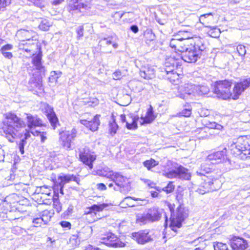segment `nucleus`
<instances>
[{
    "instance_id": "52",
    "label": "nucleus",
    "mask_w": 250,
    "mask_h": 250,
    "mask_svg": "<svg viewBox=\"0 0 250 250\" xmlns=\"http://www.w3.org/2000/svg\"><path fill=\"white\" fill-rule=\"evenodd\" d=\"M132 200H134L135 201H138L141 200V199L127 197L124 199L123 202L125 203L129 207L134 206V205L131 203Z\"/></svg>"
},
{
    "instance_id": "53",
    "label": "nucleus",
    "mask_w": 250,
    "mask_h": 250,
    "mask_svg": "<svg viewBox=\"0 0 250 250\" xmlns=\"http://www.w3.org/2000/svg\"><path fill=\"white\" fill-rule=\"evenodd\" d=\"M174 189V186L173 185L172 182H169L167 186L164 188L163 190L166 192L167 193H169L173 191Z\"/></svg>"
},
{
    "instance_id": "13",
    "label": "nucleus",
    "mask_w": 250,
    "mask_h": 250,
    "mask_svg": "<svg viewBox=\"0 0 250 250\" xmlns=\"http://www.w3.org/2000/svg\"><path fill=\"white\" fill-rule=\"evenodd\" d=\"M77 131L73 128L70 131H63L60 133V140L62 146L66 149L71 147V144L72 141L76 136Z\"/></svg>"
},
{
    "instance_id": "23",
    "label": "nucleus",
    "mask_w": 250,
    "mask_h": 250,
    "mask_svg": "<svg viewBox=\"0 0 250 250\" xmlns=\"http://www.w3.org/2000/svg\"><path fill=\"white\" fill-rule=\"evenodd\" d=\"M68 7L69 10H79L80 11L82 9L89 8L88 3H85L79 0H68Z\"/></svg>"
},
{
    "instance_id": "51",
    "label": "nucleus",
    "mask_w": 250,
    "mask_h": 250,
    "mask_svg": "<svg viewBox=\"0 0 250 250\" xmlns=\"http://www.w3.org/2000/svg\"><path fill=\"white\" fill-rule=\"evenodd\" d=\"M180 39H172L171 40L169 45L171 48L177 49V45H180Z\"/></svg>"
},
{
    "instance_id": "49",
    "label": "nucleus",
    "mask_w": 250,
    "mask_h": 250,
    "mask_svg": "<svg viewBox=\"0 0 250 250\" xmlns=\"http://www.w3.org/2000/svg\"><path fill=\"white\" fill-rule=\"evenodd\" d=\"M236 49L239 55L244 57L246 53L245 46L243 45H239L237 46Z\"/></svg>"
},
{
    "instance_id": "41",
    "label": "nucleus",
    "mask_w": 250,
    "mask_h": 250,
    "mask_svg": "<svg viewBox=\"0 0 250 250\" xmlns=\"http://www.w3.org/2000/svg\"><path fill=\"white\" fill-rule=\"evenodd\" d=\"M207 164H202L200 167V169L199 171H197L196 172L197 175L200 176H204V178H205V174L208 173L210 171V168L207 167L206 165Z\"/></svg>"
},
{
    "instance_id": "30",
    "label": "nucleus",
    "mask_w": 250,
    "mask_h": 250,
    "mask_svg": "<svg viewBox=\"0 0 250 250\" xmlns=\"http://www.w3.org/2000/svg\"><path fill=\"white\" fill-rule=\"evenodd\" d=\"M92 232L93 229L91 227L85 226L81 229L78 235L80 239L84 240L89 238L91 236Z\"/></svg>"
},
{
    "instance_id": "16",
    "label": "nucleus",
    "mask_w": 250,
    "mask_h": 250,
    "mask_svg": "<svg viewBox=\"0 0 250 250\" xmlns=\"http://www.w3.org/2000/svg\"><path fill=\"white\" fill-rule=\"evenodd\" d=\"M99 242L109 247H117L119 246V239L114 234L108 232L103 234L99 238Z\"/></svg>"
},
{
    "instance_id": "38",
    "label": "nucleus",
    "mask_w": 250,
    "mask_h": 250,
    "mask_svg": "<svg viewBox=\"0 0 250 250\" xmlns=\"http://www.w3.org/2000/svg\"><path fill=\"white\" fill-rule=\"evenodd\" d=\"M52 23L47 19H43L41 21L39 27L43 31L48 30Z\"/></svg>"
},
{
    "instance_id": "20",
    "label": "nucleus",
    "mask_w": 250,
    "mask_h": 250,
    "mask_svg": "<svg viewBox=\"0 0 250 250\" xmlns=\"http://www.w3.org/2000/svg\"><path fill=\"white\" fill-rule=\"evenodd\" d=\"M110 179L116 186V187H114V189L115 190H118L120 188H124L127 182V179L126 177L118 172L113 173L111 175Z\"/></svg>"
},
{
    "instance_id": "42",
    "label": "nucleus",
    "mask_w": 250,
    "mask_h": 250,
    "mask_svg": "<svg viewBox=\"0 0 250 250\" xmlns=\"http://www.w3.org/2000/svg\"><path fill=\"white\" fill-rule=\"evenodd\" d=\"M37 7L42 8L47 4L46 0H27Z\"/></svg>"
},
{
    "instance_id": "14",
    "label": "nucleus",
    "mask_w": 250,
    "mask_h": 250,
    "mask_svg": "<svg viewBox=\"0 0 250 250\" xmlns=\"http://www.w3.org/2000/svg\"><path fill=\"white\" fill-rule=\"evenodd\" d=\"M203 180L204 182L196 190L199 193L204 194L207 192L217 189L218 187H215L214 185V184L218 182L217 180H213L207 176H205Z\"/></svg>"
},
{
    "instance_id": "26",
    "label": "nucleus",
    "mask_w": 250,
    "mask_h": 250,
    "mask_svg": "<svg viewBox=\"0 0 250 250\" xmlns=\"http://www.w3.org/2000/svg\"><path fill=\"white\" fill-rule=\"evenodd\" d=\"M80 123L92 131H96L100 125L99 116L96 115L92 121L81 120Z\"/></svg>"
},
{
    "instance_id": "34",
    "label": "nucleus",
    "mask_w": 250,
    "mask_h": 250,
    "mask_svg": "<svg viewBox=\"0 0 250 250\" xmlns=\"http://www.w3.org/2000/svg\"><path fill=\"white\" fill-rule=\"evenodd\" d=\"M80 239L78 234L72 235L69 238L68 245L71 249H74L80 244Z\"/></svg>"
},
{
    "instance_id": "36",
    "label": "nucleus",
    "mask_w": 250,
    "mask_h": 250,
    "mask_svg": "<svg viewBox=\"0 0 250 250\" xmlns=\"http://www.w3.org/2000/svg\"><path fill=\"white\" fill-rule=\"evenodd\" d=\"M155 116L153 115L152 109L150 107L148 109L146 115L144 118L143 122L145 123H150L155 119Z\"/></svg>"
},
{
    "instance_id": "56",
    "label": "nucleus",
    "mask_w": 250,
    "mask_h": 250,
    "mask_svg": "<svg viewBox=\"0 0 250 250\" xmlns=\"http://www.w3.org/2000/svg\"><path fill=\"white\" fill-rule=\"evenodd\" d=\"M11 1V0H0V10L9 5Z\"/></svg>"
},
{
    "instance_id": "60",
    "label": "nucleus",
    "mask_w": 250,
    "mask_h": 250,
    "mask_svg": "<svg viewBox=\"0 0 250 250\" xmlns=\"http://www.w3.org/2000/svg\"><path fill=\"white\" fill-rule=\"evenodd\" d=\"M33 223L34 224L41 226L42 223H43V221L42 217L36 218L33 220Z\"/></svg>"
},
{
    "instance_id": "4",
    "label": "nucleus",
    "mask_w": 250,
    "mask_h": 250,
    "mask_svg": "<svg viewBox=\"0 0 250 250\" xmlns=\"http://www.w3.org/2000/svg\"><path fill=\"white\" fill-rule=\"evenodd\" d=\"M231 85V82L228 80L216 82L214 86L213 92L218 98L224 100L230 98Z\"/></svg>"
},
{
    "instance_id": "48",
    "label": "nucleus",
    "mask_w": 250,
    "mask_h": 250,
    "mask_svg": "<svg viewBox=\"0 0 250 250\" xmlns=\"http://www.w3.org/2000/svg\"><path fill=\"white\" fill-rule=\"evenodd\" d=\"M180 43L179 46L177 45V49L176 50H177L178 51L180 52L182 54L183 52H185L186 48H188L187 47L185 46L184 45V43L182 42L183 41H186V39L184 38H180Z\"/></svg>"
},
{
    "instance_id": "32",
    "label": "nucleus",
    "mask_w": 250,
    "mask_h": 250,
    "mask_svg": "<svg viewBox=\"0 0 250 250\" xmlns=\"http://www.w3.org/2000/svg\"><path fill=\"white\" fill-rule=\"evenodd\" d=\"M98 175L110 179L113 172L107 167H104L97 171Z\"/></svg>"
},
{
    "instance_id": "57",
    "label": "nucleus",
    "mask_w": 250,
    "mask_h": 250,
    "mask_svg": "<svg viewBox=\"0 0 250 250\" xmlns=\"http://www.w3.org/2000/svg\"><path fill=\"white\" fill-rule=\"evenodd\" d=\"M77 39H80L83 35V27L82 26H79L77 29Z\"/></svg>"
},
{
    "instance_id": "17",
    "label": "nucleus",
    "mask_w": 250,
    "mask_h": 250,
    "mask_svg": "<svg viewBox=\"0 0 250 250\" xmlns=\"http://www.w3.org/2000/svg\"><path fill=\"white\" fill-rule=\"evenodd\" d=\"M226 149L222 151H218L209 154L207 159L206 162H210L212 164H219L224 162L226 156Z\"/></svg>"
},
{
    "instance_id": "40",
    "label": "nucleus",
    "mask_w": 250,
    "mask_h": 250,
    "mask_svg": "<svg viewBox=\"0 0 250 250\" xmlns=\"http://www.w3.org/2000/svg\"><path fill=\"white\" fill-rule=\"evenodd\" d=\"M51 189L46 186H42L39 188V192L44 196L52 197Z\"/></svg>"
},
{
    "instance_id": "61",
    "label": "nucleus",
    "mask_w": 250,
    "mask_h": 250,
    "mask_svg": "<svg viewBox=\"0 0 250 250\" xmlns=\"http://www.w3.org/2000/svg\"><path fill=\"white\" fill-rule=\"evenodd\" d=\"M143 181L144 183L150 188H155V184L154 182L151 181L150 180L145 179L143 180Z\"/></svg>"
},
{
    "instance_id": "6",
    "label": "nucleus",
    "mask_w": 250,
    "mask_h": 250,
    "mask_svg": "<svg viewBox=\"0 0 250 250\" xmlns=\"http://www.w3.org/2000/svg\"><path fill=\"white\" fill-rule=\"evenodd\" d=\"M202 52V49L196 45L186 48L184 52L178 55L180 56L181 61L183 60L188 62H195L200 58Z\"/></svg>"
},
{
    "instance_id": "2",
    "label": "nucleus",
    "mask_w": 250,
    "mask_h": 250,
    "mask_svg": "<svg viewBox=\"0 0 250 250\" xmlns=\"http://www.w3.org/2000/svg\"><path fill=\"white\" fill-rule=\"evenodd\" d=\"M230 147L232 152L236 155H239L241 159L250 158V138L240 136Z\"/></svg>"
},
{
    "instance_id": "9",
    "label": "nucleus",
    "mask_w": 250,
    "mask_h": 250,
    "mask_svg": "<svg viewBox=\"0 0 250 250\" xmlns=\"http://www.w3.org/2000/svg\"><path fill=\"white\" fill-rule=\"evenodd\" d=\"M79 157L81 161L90 169L93 168V162L96 159V155L94 152L87 147L81 148L79 149Z\"/></svg>"
},
{
    "instance_id": "5",
    "label": "nucleus",
    "mask_w": 250,
    "mask_h": 250,
    "mask_svg": "<svg viewBox=\"0 0 250 250\" xmlns=\"http://www.w3.org/2000/svg\"><path fill=\"white\" fill-rule=\"evenodd\" d=\"M17 36L20 39V42L18 45L19 49L26 52H30V49L25 48L24 46L27 42L36 43V40L33 39L36 36V33L31 30L21 29L18 31Z\"/></svg>"
},
{
    "instance_id": "33",
    "label": "nucleus",
    "mask_w": 250,
    "mask_h": 250,
    "mask_svg": "<svg viewBox=\"0 0 250 250\" xmlns=\"http://www.w3.org/2000/svg\"><path fill=\"white\" fill-rule=\"evenodd\" d=\"M54 214L53 210H45L42 213V218L43 221V224H47Z\"/></svg>"
},
{
    "instance_id": "59",
    "label": "nucleus",
    "mask_w": 250,
    "mask_h": 250,
    "mask_svg": "<svg viewBox=\"0 0 250 250\" xmlns=\"http://www.w3.org/2000/svg\"><path fill=\"white\" fill-rule=\"evenodd\" d=\"M112 76L114 80H119L122 77V73L120 71L117 70L113 73Z\"/></svg>"
},
{
    "instance_id": "24",
    "label": "nucleus",
    "mask_w": 250,
    "mask_h": 250,
    "mask_svg": "<svg viewBox=\"0 0 250 250\" xmlns=\"http://www.w3.org/2000/svg\"><path fill=\"white\" fill-rule=\"evenodd\" d=\"M71 181L77 182V178L73 175L60 174L57 179V183L62 188H63L64 186Z\"/></svg>"
},
{
    "instance_id": "29",
    "label": "nucleus",
    "mask_w": 250,
    "mask_h": 250,
    "mask_svg": "<svg viewBox=\"0 0 250 250\" xmlns=\"http://www.w3.org/2000/svg\"><path fill=\"white\" fill-rule=\"evenodd\" d=\"M200 22L205 27L211 28L210 24L214 21V18L211 13L201 15L199 18Z\"/></svg>"
},
{
    "instance_id": "11",
    "label": "nucleus",
    "mask_w": 250,
    "mask_h": 250,
    "mask_svg": "<svg viewBox=\"0 0 250 250\" xmlns=\"http://www.w3.org/2000/svg\"><path fill=\"white\" fill-rule=\"evenodd\" d=\"M163 210L156 208L149 209L147 213L137 219L139 222L146 224L147 221L154 222L158 221L162 217Z\"/></svg>"
},
{
    "instance_id": "64",
    "label": "nucleus",
    "mask_w": 250,
    "mask_h": 250,
    "mask_svg": "<svg viewBox=\"0 0 250 250\" xmlns=\"http://www.w3.org/2000/svg\"><path fill=\"white\" fill-rule=\"evenodd\" d=\"M97 188L101 190H104L106 189L105 185L103 183L98 184L97 185Z\"/></svg>"
},
{
    "instance_id": "27",
    "label": "nucleus",
    "mask_w": 250,
    "mask_h": 250,
    "mask_svg": "<svg viewBox=\"0 0 250 250\" xmlns=\"http://www.w3.org/2000/svg\"><path fill=\"white\" fill-rule=\"evenodd\" d=\"M140 74V76L145 79H151L155 75L154 69L148 65L141 68Z\"/></svg>"
},
{
    "instance_id": "62",
    "label": "nucleus",
    "mask_w": 250,
    "mask_h": 250,
    "mask_svg": "<svg viewBox=\"0 0 250 250\" xmlns=\"http://www.w3.org/2000/svg\"><path fill=\"white\" fill-rule=\"evenodd\" d=\"M60 224L62 228H67L68 229H70L71 226L70 223L67 221H62L60 223Z\"/></svg>"
},
{
    "instance_id": "43",
    "label": "nucleus",
    "mask_w": 250,
    "mask_h": 250,
    "mask_svg": "<svg viewBox=\"0 0 250 250\" xmlns=\"http://www.w3.org/2000/svg\"><path fill=\"white\" fill-rule=\"evenodd\" d=\"M118 128V126L114 121L110 122L109 124V132L110 134L112 136L114 135L116 133Z\"/></svg>"
},
{
    "instance_id": "19",
    "label": "nucleus",
    "mask_w": 250,
    "mask_h": 250,
    "mask_svg": "<svg viewBox=\"0 0 250 250\" xmlns=\"http://www.w3.org/2000/svg\"><path fill=\"white\" fill-rule=\"evenodd\" d=\"M43 106V110L53 127V129H55L58 120L53 108L48 104H44Z\"/></svg>"
},
{
    "instance_id": "58",
    "label": "nucleus",
    "mask_w": 250,
    "mask_h": 250,
    "mask_svg": "<svg viewBox=\"0 0 250 250\" xmlns=\"http://www.w3.org/2000/svg\"><path fill=\"white\" fill-rule=\"evenodd\" d=\"M26 142H25V140L24 139H21V142L19 143V149L21 154H23L24 153V146Z\"/></svg>"
},
{
    "instance_id": "15",
    "label": "nucleus",
    "mask_w": 250,
    "mask_h": 250,
    "mask_svg": "<svg viewBox=\"0 0 250 250\" xmlns=\"http://www.w3.org/2000/svg\"><path fill=\"white\" fill-rule=\"evenodd\" d=\"M250 85V78H248L240 83H236L231 91V98L237 99L241 93Z\"/></svg>"
},
{
    "instance_id": "37",
    "label": "nucleus",
    "mask_w": 250,
    "mask_h": 250,
    "mask_svg": "<svg viewBox=\"0 0 250 250\" xmlns=\"http://www.w3.org/2000/svg\"><path fill=\"white\" fill-rule=\"evenodd\" d=\"M158 164L159 163L158 161H156L153 159L146 160L143 163L144 166L149 170H150L152 168L157 166Z\"/></svg>"
},
{
    "instance_id": "22",
    "label": "nucleus",
    "mask_w": 250,
    "mask_h": 250,
    "mask_svg": "<svg viewBox=\"0 0 250 250\" xmlns=\"http://www.w3.org/2000/svg\"><path fill=\"white\" fill-rule=\"evenodd\" d=\"M68 7L69 10H79L80 11L82 9L89 8L88 3H85L79 0H68Z\"/></svg>"
},
{
    "instance_id": "3",
    "label": "nucleus",
    "mask_w": 250,
    "mask_h": 250,
    "mask_svg": "<svg viewBox=\"0 0 250 250\" xmlns=\"http://www.w3.org/2000/svg\"><path fill=\"white\" fill-rule=\"evenodd\" d=\"M169 208L171 211L170 227L172 230L176 231V229L181 227L182 222L188 217V213L182 206L177 208L175 214L173 212L171 204L169 205Z\"/></svg>"
},
{
    "instance_id": "39",
    "label": "nucleus",
    "mask_w": 250,
    "mask_h": 250,
    "mask_svg": "<svg viewBox=\"0 0 250 250\" xmlns=\"http://www.w3.org/2000/svg\"><path fill=\"white\" fill-rule=\"evenodd\" d=\"M106 207L107 205L105 204H102L100 205H93L89 208V209L90 210L88 212L85 213V214H86V215L90 214L91 213V210L97 211H102L103 209Z\"/></svg>"
},
{
    "instance_id": "8",
    "label": "nucleus",
    "mask_w": 250,
    "mask_h": 250,
    "mask_svg": "<svg viewBox=\"0 0 250 250\" xmlns=\"http://www.w3.org/2000/svg\"><path fill=\"white\" fill-rule=\"evenodd\" d=\"M182 61L180 60V56L176 53L166 60L164 64L165 72H172L175 70L180 71L182 66Z\"/></svg>"
},
{
    "instance_id": "45",
    "label": "nucleus",
    "mask_w": 250,
    "mask_h": 250,
    "mask_svg": "<svg viewBox=\"0 0 250 250\" xmlns=\"http://www.w3.org/2000/svg\"><path fill=\"white\" fill-rule=\"evenodd\" d=\"M214 250H227L228 246L226 244L222 242H214Z\"/></svg>"
},
{
    "instance_id": "18",
    "label": "nucleus",
    "mask_w": 250,
    "mask_h": 250,
    "mask_svg": "<svg viewBox=\"0 0 250 250\" xmlns=\"http://www.w3.org/2000/svg\"><path fill=\"white\" fill-rule=\"evenodd\" d=\"M232 250H245L248 247V243L244 239L234 237L230 241Z\"/></svg>"
},
{
    "instance_id": "35",
    "label": "nucleus",
    "mask_w": 250,
    "mask_h": 250,
    "mask_svg": "<svg viewBox=\"0 0 250 250\" xmlns=\"http://www.w3.org/2000/svg\"><path fill=\"white\" fill-rule=\"evenodd\" d=\"M130 121L127 120L126 121V126L128 129H134L137 127V121L138 120V117H134L133 118H129Z\"/></svg>"
},
{
    "instance_id": "12",
    "label": "nucleus",
    "mask_w": 250,
    "mask_h": 250,
    "mask_svg": "<svg viewBox=\"0 0 250 250\" xmlns=\"http://www.w3.org/2000/svg\"><path fill=\"white\" fill-rule=\"evenodd\" d=\"M198 85L191 83H185L179 87L178 92L179 94L178 96L182 99H185L190 95H198Z\"/></svg>"
},
{
    "instance_id": "47",
    "label": "nucleus",
    "mask_w": 250,
    "mask_h": 250,
    "mask_svg": "<svg viewBox=\"0 0 250 250\" xmlns=\"http://www.w3.org/2000/svg\"><path fill=\"white\" fill-rule=\"evenodd\" d=\"M198 95L207 94L209 91V88L206 85H198Z\"/></svg>"
},
{
    "instance_id": "55",
    "label": "nucleus",
    "mask_w": 250,
    "mask_h": 250,
    "mask_svg": "<svg viewBox=\"0 0 250 250\" xmlns=\"http://www.w3.org/2000/svg\"><path fill=\"white\" fill-rule=\"evenodd\" d=\"M54 208L57 212H60L62 210V206L59 200H55L53 203Z\"/></svg>"
},
{
    "instance_id": "7",
    "label": "nucleus",
    "mask_w": 250,
    "mask_h": 250,
    "mask_svg": "<svg viewBox=\"0 0 250 250\" xmlns=\"http://www.w3.org/2000/svg\"><path fill=\"white\" fill-rule=\"evenodd\" d=\"M163 175L167 178H178L188 180L190 178V174L188 170L182 166L175 167L174 169L168 172H165Z\"/></svg>"
},
{
    "instance_id": "44",
    "label": "nucleus",
    "mask_w": 250,
    "mask_h": 250,
    "mask_svg": "<svg viewBox=\"0 0 250 250\" xmlns=\"http://www.w3.org/2000/svg\"><path fill=\"white\" fill-rule=\"evenodd\" d=\"M112 37L101 39L99 42V44L101 47H104L106 45H109L112 43Z\"/></svg>"
},
{
    "instance_id": "21",
    "label": "nucleus",
    "mask_w": 250,
    "mask_h": 250,
    "mask_svg": "<svg viewBox=\"0 0 250 250\" xmlns=\"http://www.w3.org/2000/svg\"><path fill=\"white\" fill-rule=\"evenodd\" d=\"M32 63L33 64L34 69L40 73V75L42 77L45 74V69L42 63V56L38 54L32 57Z\"/></svg>"
},
{
    "instance_id": "63",
    "label": "nucleus",
    "mask_w": 250,
    "mask_h": 250,
    "mask_svg": "<svg viewBox=\"0 0 250 250\" xmlns=\"http://www.w3.org/2000/svg\"><path fill=\"white\" fill-rule=\"evenodd\" d=\"M89 104L92 106H95L98 104L99 100L97 98H93L89 102Z\"/></svg>"
},
{
    "instance_id": "1",
    "label": "nucleus",
    "mask_w": 250,
    "mask_h": 250,
    "mask_svg": "<svg viewBox=\"0 0 250 250\" xmlns=\"http://www.w3.org/2000/svg\"><path fill=\"white\" fill-rule=\"evenodd\" d=\"M5 126L3 128L4 136L10 142H14L17 138L22 137V135L20 133V131L25 126L26 124L13 113L8 112L5 114Z\"/></svg>"
},
{
    "instance_id": "10",
    "label": "nucleus",
    "mask_w": 250,
    "mask_h": 250,
    "mask_svg": "<svg viewBox=\"0 0 250 250\" xmlns=\"http://www.w3.org/2000/svg\"><path fill=\"white\" fill-rule=\"evenodd\" d=\"M132 237L138 244L141 245L153 241L155 238L154 233L147 229L132 233Z\"/></svg>"
},
{
    "instance_id": "31",
    "label": "nucleus",
    "mask_w": 250,
    "mask_h": 250,
    "mask_svg": "<svg viewBox=\"0 0 250 250\" xmlns=\"http://www.w3.org/2000/svg\"><path fill=\"white\" fill-rule=\"evenodd\" d=\"M13 49V45L11 44H7L3 45L0 49V51L5 58L11 59L13 57V54L11 52L9 51Z\"/></svg>"
},
{
    "instance_id": "28",
    "label": "nucleus",
    "mask_w": 250,
    "mask_h": 250,
    "mask_svg": "<svg viewBox=\"0 0 250 250\" xmlns=\"http://www.w3.org/2000/svg\"><path fill=\"white\" fill-rule=\"evenodd\" d=\"M182 68L180 71L175 70L172 72H166L167 74L166 78L172 83L177 84L179 82L180 76L181 75Z\"/></svg>"
},
{
    "instance_id": "54",
    "label": "nucleus",
    "mask_w": 250,
    "mask_h": 250,
    "mask_svg": "<svg viewBox=\"0 0 250 250\" xmlns=\"http://www.w3.org/2000/svg\"><path fill=\"white\" fill-rule=\"evenodd\" d=\"M191 113V108L188 107V108L184 109L179 114L182 116L189 117Z\"/></svg>"
},
{
    "instance_id": "25",
    "label": "nucleus",
    "mask_w": 250,
    "mask_h": 250,
    "mask_svg": "<svg viewBox=\"0 0 250 250\" xmlns=\"http://www.w3.org/2000/svg\"><path fill=\"white\" fill-rule=\"evenodd\" d=\"M26 115L27 126L30 129L42 125V120L37 115H32L30 114H26Z\"/></svg>"
},
{
    "instance_id": "46",
    "label": "nucleus",
    "mask_w": 250,
    "mask_h": 250,
    "mask_svg": "<svg viewBox=\"0 0 250 250\" xmlns=\"http://www.w3.org/2000/svg\"><path fill=\"white\" fill-rule=\"evenodd\" d=\"M62 72L60 71H53L51 72L50 76L49 78V81L53 82L54 81H57V79L61 76Z\"/></svg>"
},
{
    "instance_id": "50",
    "label": "nucleus",
    "mask_w": 250,
    "mask_h": 250,
    "mask_svg": "<svg viewBox=\"0 0 250 250\" xmlns=\"http://www.w3.org/2000/svg\"><path fill=\"white\" fill-rule=\"evenodd\" d=\"M208 125V127L213 129H216L218 130H221L223 128V126L219 124H217L216 122H209L208 124H207Z\"/></svg>"
}]
</instances>
